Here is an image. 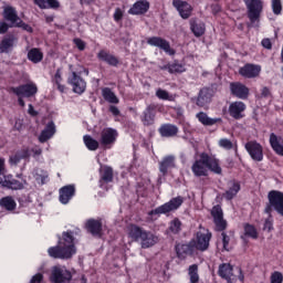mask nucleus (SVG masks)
I'll list each match as a JSON object with an SVG mask.
<instances>
[{"label": "nucleus", "instance_id": "f257e3e1", "mask_svg": "<svg viewBox=\"0 0 283 283\" xmlns=\"http://www.w3.org/2000/svg\"><path fill=\"white\" fill-rule=\"evenodd\" d=\"M191 171L195 178H207L209 171L217 176H222V167L220 166V159L216 156H211L208 153H201L199 158L196 159L191 166Z\"/></svg>", "mask_w": 283, "mask_h": 283}, {"label": "nucleus", "instance_id": "f03ea898", "mask_svg": "<svg viewBox=\"0 0 283 283\" xmlns=\"http://www.w3.org/2000/svg\"><path fill=\"white\" fill-rule=\"evenodd\" d=\"M48 254L53 260H70L76 254V245H74V233L66 231L59 238L57 245L48 249Z\"/></svg>", "mask_w": 283, "mask_h": 283}, {"label": "nucleus", "instance_id": "7ed1b4c3", "mask_svg": "<svg viewBox=\"0 0 283 283\" xmlns=\"http://www.w3.org/2000/svg\"><path fill=\"white\" fill-rule=\"evenodd\" d=\"M126 231L132 242H140L142 249H150L158 242V237L136 223H129Z\"/></svg>", "mask_w": 283, "mask_h": 283}, {"label": "nucleus", "instance_id": "20e7f679", "mask_svg": "<svg viewBox=\"0 0 283 283\" xmlns=\"http://www.w3.org/2000/svg\"><path fill=\"white\" fill-rule=\"evenodd\" d=\"M211 217L213 218L214 231L221 233L223 251H229V242H231V237L227 234V227L229 223L224 219V212L222 211V207L217 205L211 210Z\"/></svg>", "mask_w": 283, "mask_h": 283}, {"label": "nucleus", "instance_id": "39448f33", "mask_svg": "<svg viewBox=\"0 0 283 283\" xmlns=\"http://www.w3.org/2000/svg\"><path fill=\"white\" fill-rule=\"evenodd\" d=\"M38 93L39 87L34 82L9 87V94H14V96L18 97V105L20 107H25V101L23 98H32V96H36Z\"/></svg>", "mask_w": 283, "mask_h": 283}, {"label": "nucleus", "instance_id": "423d86ee", "mask_svg": "<svg viewBox=\"0 0 283 283\" xmlns=\"http://www.w3.org/2000/svg\"><path fill=\"white\" fill-rule=\"evenodd\" d=\"M268 203L264 208V213L272 218L273 211H276L283 218V192L280 190H271L268 193Z\"/></svg>", "mask_w": 283, "mask_h": 283}, {"label": "nucleus", "instance_id": "0eeeda50", "mask_svg": "<svg viewBox=\"0 0 283 283\" xmlns=\"http://www.w3.org/2000/svg\"><path fill=\"white\" fill-rule=\"evenodd\" d=\"M185 202V197L178 196L172 199H170L168 202L157 207L156 209H153L148 212V216H167V213H171V211H176L182 207V203Z\"/></svg>", "mask_w": 283, "mask_h": 283}, {"label": "nucleus", "instance_id": "6e6552de", "mask_svg": "<svg viewBox=\"0 0 283 283\" xmlns=\"http://www.w3.org/2000/svg\"><path fill=\"white\" fill-rule=\"evenodd\" d=\"M211 238H213V234L211 231L206 230V232L198 231L195 234V238L190 240L192 242V247L195 248V251H201L202 253L205 251H209V247L211 244Z\"/></svg>", "mask_w": 283, "mask_h": 283}, {"label": "nucleus", "instance_id": "1a4fd4ad", "mask_svg": "<svg viewBox=\"0 0 283 283\" xmlns=\"http://www.w3.org/2000/svg\"><path fill=\"white\" fill-rule=\"evenodd\" d=\"M245 8L248 10V19L255 23V21H260V17L264 11V1L262 0H243Z\"/></svg>", "mask_w": 283, "mask_h": 283}, {"label": "nucleus", "instance_id": "9d476101", "mask_svg": "<svg viewBox=\"0 0 283 283\" xmlns=\"http://www.w3.org/2000/svg\"><path fill=\"white\" fill-rule=\"evenodd\" d=\"M244 148L254 163H262L264 160V147L258 140L247 142Z\"/></svg>", "mask_w": 283, "mask_h": 283}, {"label": "nucleus", "instance_id": "9b49d317", "mask_svg": "<svg viewBox=\"0 0 283 283\" xmlns=\"http://www.w3.org/2000/svg\"><path fill=\"white\" fill-rule=\"evenodd\" d=\"M148 45H151V48H159V50H163L166 54L169 56L176 55V50L171 48V44L169 41L161 36H151L147 39Z\"/></svg>", "mask_w": 283, "mask_h": 283}, {"label": "nucleus", "instance_id": "f8f14e48", "mask_svg": "<svg viewBox=\"0 0 283 283\" xmlns=\"http://www.w3.org/2000/svg\"><path fill=\"white\" fill-rule=\"evenodd\" d=\"M50 281L52 283H70L72 282V272L55 265L51 271Z\"/></svg>", "mask_w": 283, "mask_h": 283}, {"label": "nucleus", "instance_id": "ddd939ff", "mask_svg": "<svg viewBox=\"0 0 283 283\" xmlns=\"http://www.w3.org/2000/svg\"><path fill=\"white\" fill-rule=\"evenodd\" d=\"M118 138V132L114 128H104L101 132L99 144L104 149H112V146L116 143Z\"/></svg>", "mask_w": 283, "mask_h": 283}, {"label": "nucleus", "instance_id": "4468645a", "mask_svg": "<svg viewBox=\"0 0 283 283\" xmlns=\"http://www.w3.org/2000/svg\"><path fill=\"white\" fill-rule=\"evenodd\" d=\"M67 83L73 87L74 94H83L87 87L85 80L74 71L67 77Z\"/></svg>", "mask_w": 283, "mask_h": 283}, {"label": "nucleus", "instance_id": "2eb2a0df", "mask_svg": "<svg viewBox=\"0 0 283 283\" xmlns=\"http://www.w3.org/2000/svg\"><path fill=\"white\" fill-rule=\"evenodd\" d=\"M175 252L178 258V260H187V258L193 255L196 253V248H193V244L191 241L188 243H176L175 245Z\"/></svg>", "mask_w": 283, "mask_h": 283}, {"label": "nucleus", "instance_id": "dca6fc26", "mask_svg": "<svg viewBox=\"0 0 283 283\" xmlns=\"http://www.w3.org/2000/svg\"><path fill=\"white\" fill-rule=\"evenodd\" d=\"M172 7L184 20L190 19L191 14H193V7L185 0H172Z\"/></svg>", "mask_w": 283, "mask_h": 283}, {"label": "nucleus", "instance_id": "f3484780", "mask_svg": "<svg viewBox=\"0 0 283 283\" xmlns=\"http://www.w3.org/2000/svg\"><path fill=\"white\" fill-rule=\"evenodd\" d=\"M230 94L235 98L241 101H247L249 98L250 90L242 82H231L230 83Z\"/></svg>", "mask_w": 283, "mask_h": 283}, {"label": "nucleus", "instance_id": "a211bd4d", "mask_svg": "<svg viewBox=\"0 0 283 283\" xmlns=\"http://www.w3.org/2000/svg\"><path fill=\"white\" fill-rule=\"evenodd\" d=\"M261 72L262 66L251 63H247L245 65L239 69V74L240 76H243V78H258Z\"/></svg>", "mask_w": 283, "mask_h": 283}, {"label": "nucleus", "instance_id": "6ab92c4d", "mask_svg": "<svg viewBox=\"0 0 283 283\" xmlns=\"http://www.w3.org/2000/svg\"><path fill=\"white\" fill-rule=\"evenodd\" d=\"M87 233H91L93 238H103V221L98 219H88L85 223Z\"/></svg>", "mask_w": 283, "mask_h": 283}, {"label": "nucleus", "instance_id": "aec40b11", "mask_svg": "<svg viewBox=\"0 0 283 283\" xmlns=\"http://www.w3.org/2000/svg\"><path fill=\"white\" fill-rule=\"evenodd\" d=\"M247 109V104L244 102H232L228 108V112L231 116V118H234V120H241V118L244 116V112Z\"/></svg>", "mask_w": 283, "mask_h": 283}, {"label": "nucleus", "instance_id": "412c9836", "mask_svg": "<svg viewBox=\"0 0 283 283\" xmlns=\"http://www.w3.org/2000/svg\"><path fill=\"white\" fill-rule=\"evenodd\" d=\"M149 1L147 0H137L128 10V14L133 17H142L143 14H147L149 12Z\"/></svg>", "mask_w": 283, "mask_h": 283}, {"label": "nucleus", "instance_id": "4be33fe9", "mask_svg": "<svg viewBox=\"0 0 283 283\" xmlns=\"http://www.w3.org/2000/svg\"><path fill=\"white\" fill-rule=\"evenodd\" d=\"M59 193L61 205H67L76 196V187L74 185L63 186L60 188Z\"/></svg>", "mask_w": 283, "mask_h": 283}, {"label": "nucleus", "instance_id": "5701e85b", "mask_svg": "<svg viewBox=\"0 0 283 283\" xmlns=\"http://www.w3.org/2000/svg\"><path fill=\"white\" fill-rule=\"evenodd\" d=\"M17 36L14 34H7L0 42V54H10L14 50Z\"/></svg>", "mask_w": 283, "mask_h": 283}, {"label": "nucleus", "instance_id": "b1692460", "mask_svg": "<svg viewBox=\"0 0 283 283\" xmlns=\"http://www.w3.org/2000/svg\"><path fill=\"white\" fill-rule=\"evenodd\" d=\"M218 275L228 283H233L235 279L233 277V265L231 263H222L219 265Z\"/></svg>", "mask_w": 283, "mask_h": 283}, {"label": "nucleus", "instance_id": "393cba45", "mask_svg": "<svg viewBox=\"0 0 283 283\" xmlns=\"http://www.w3.org/2000/svg\"><path fill=\"white\" fill-rule=\"evenodd\" d=\"M178 126L169 123L161 124L158 128V134L161 136V138H174L178 136Z\"/></svg>", "mask_w": 283, "mask_h": 283}, {"label": "nucleus", "instance_id": "a878e982", "mask_svg": "<svg viewBox=\"0 0 283 283\" xmlns=\"http://www.w3.org/2000/svg\"><path fill=\"white\" fill-rule=\"evenodd\" d=\"M211 98H213V90L209 87L201 88L197 98L198 107H206L211 103Z\"/></svg>", "mask_w": 283, "mask_h": 283}, {"label": "nucleus", "instance_id": "bb28decb", "mask_svg": "<svg viewBox=\"0 0 283 283\" xmlns=\"http://www.w3.org/2000/svg\"><path fill=\"white\" fill-rule=\"evenodd\" d=\"M3 19L4 21H9L10 28H15L19 21H21V18H19V14L17 13V9H14V7L4 8Z\"/></svg>", "mask_w": 283, "mask_h": 283}, {"label": "nucleus", "instance_id": "cd10ccee", "mask_svg": "<svg viewBox=\"0 0 283 283\" xmlns=\"http://www.w3.org/2000/svg\"><path fill=\"white\" fill-rule=\"evenodd\" d=\"M97 59L104 61V63H107V65H111L112 67H118V65H120V60L105 50H101L97 53Z\"/></svg>", "mask_w": 283, "mask_h": 283}, {"label": "nucleus", "instance_id": "c85d7f7f", "mask_svg": "<svg viewBox=\"0 0 283 283\" xmlns=\"http://www.w3.org/2000/svg\"><path fill=\"white\" fill-rule=\"evenodd\" d=\"M270 147H272L276 156H283V136H277L275 133H271Z\"/></svg>", "mask_w": 283, "mask_h": 283}, {"label": "nucleus", "instance_id": "c756f323", "mask_svg": "<svg viewBox=\"0 0 283 283\" xmlns=\"http://www.w3.org/2000/svg\"><path fill=\"white\" fill-rule=\"evenodd\" d=\"M109 182H114V169L109 166H104L99 170V185H109Z\"/></svg>", "mask_w": 283, "mask_h": 283}, {"label": "nucleus", "instance_id": "7c9ffc66", "mask_svg": "<svg viewBox=\"0 0 283 283\" xmlns=\"http://www.w3.org/2000/svg\"><path fill=\"white\" fill-rule=\"evenodd\" d=\"M190 30L197 39H200V36H203V34L207 32V25L200 20L191 19Z\"/></svg>", "mask_w": 283, "mask_h": 283}, {"label": "nucleus", "instance_id": "2f4dec72", "mask_svg": "<svg viewBox=\"0 0 283 283\" xmlns=\"http://www.w3.org/2000/svg\"><path fill=\"white\" fill-rule=\"evenodd\" d=\"M174 167H176V157L171 155L164 157L159 163V171L163 176H167L169 169H174Z\"/></svg>", "mask_w": 283, "mask_h": 283}, {"label": "nucleus", "instance_id": "473e14b6", "mask_svg": "<svg viewBox=\"0 0 283 283\" xmlns=\"http://www.w3.org/2000/svg\"><path fill=\"white\" fill-rule=\"evenodd\" d=\"M56 134V125H54V122H49L45 126V128L41 132L39 136L40 143H48L52 136Z\"/></svg>", "mask_w": 283, "mask_h": 283}, {"label": "nucleus", "instance_id": "72a5a7b5", "mask_svg": "<svg viewBox=\"0 0 283 283\" xmlns=\"http://www.w3.org/2000/svg\"><path fill=\"white\" fill-rule=\"evenodd\" d=\"M196 118H198L199 123H201V125H205V127H212V125H217V123H222V118H211L205 112L198 113L196 115Z\"/></svg>", "mask_w": 283, "mask_h": 283}, {"label": "nucleus", "instance_id": "f704fd0d", "mask_svg": "<svg viewBox=\"0 0 283 283\" xmlns=\"http://www.w3.org/2000/svg\"><path fill=\"white\" fill-rule=\"evenodd\" d=\"M102 96L106 103H111L112 105H118L120 103V99L118 96H116V93L112 91L109 87L102 88Z\"/></svg>", "mask_w": 283, "mask_h": 283}, {"label": "nucleus", "instance_id": "c9c22d12", "mask_svg": "<svg viewBox=\"0 0 283 283\" xmlns=\"http://www.w3.org/2000/svg\"><path fill=\"white\" fill-rule=\"evenodd\" d=\"M34 4L38 6L40 10H48V8L56 10V8H61V3L57 0H34Z\"/></svg>", "mask_w": 283, "mask_h": 283}, {"label": "nucleus", "instance_id": "e433bc0d", "mask_svg": "<svg viewBox=\"0 0 283 283\" xmlns=\"http://www.w3.org/2000/svg\"><path fill=\"white\" fill-rule=\"evenodd\" d=\"M0 207L6 211H14L17 209V201H14V198L7 196L0 199Z\"/></svg>", "mask_w": 283, "mask_h": 283}, {"label": "nucleus", "instance_id": "4c0bfd02", "mask_svg": "<svg viewBox=\"0 0 283 283\" xmlns=\"http://www.w3.org/2000/svg\"><path fill=\"white\" fill-rule=\"evenodd\" d=\"M240 182L233 181L232 186L223 193L226 200H233L240 193Z\"/></svg>", "mask_w": 283, "mask_h": 283}, {"label": "nucleus", "instance_id": "58836bf2", "mask_svg": "<svg viewBox=\"0 0 283 283\" xmlns=\"http://www.w3.org/2000/svg\"><path fill=\"white\" fill-rule=\"evenodd\" d=\"M83 140L88 151H96V149L101 147V143H98V140L94 139L90 135H84Z\"/></svg>", "mask_w": 283, "mask_h": 283}, {"label": "nucleus", "instance_id": "ea45409f", "mask_svg": "<svg viewBox=\"0 0 283 283\" xmlns=\"http://www.w3.org/2000/svg\"><path fill=\"white\" fill-rule=\"evenodd\" d=\"M28 59L31 63H41L43 61V52L38 48L31 49L28 52Z\"/></svg>", "mask_w": 283, "mask_h": 283}, {"label": "nucleus", "instance_id": "a19ab883", "mask_svg": "<svg viewBox=\"0 0 283 283\" xmlns=\"http://www.w3.org/2000/svg\"><path fill=\"white\" fill-rule=\"evenodd\" d=\"M168 231L172 233V235H178V233L182 231V221H180L178 218H175L172 221H170Z\"/></svg>", "mask_w": 283, "mask_h": 283}, {"label": "nucleus", "instance_id": "79ce46f5", "mask_svg": "<svg viewBox=\"0 0 283 283\" xmlns=\"http://www.w3.org/2000/svg\"><path fill=\"white\" fill-rule=\"evenodd\" d=\"M52 83L56 85L59 92L63 94L65 92V85L61 84L63 83V76H61V69H57L54 76L52 77Z\"/></svg>", "mask_w": 283, "mask_h": 283}, {"label": "nucleus", "instance_id": "37998d69", "mask_svg": "<svg viewBox=\"0 0 283 283\" xmlns=\"http://www.w3.org/2000/svg\"><path fill=\"white\" fill-rule=\"evenodd\" d=\"M188 275L190 277V283L200 282V275L198 274V264H192L189 266Z\"/></svg>", "mask_w": 283, "mask_h": 283}, {"label": "nucleus", "instance_id": "c03bdc74", "mask_svg": "<svg viewBox=\"0 0 283 283\" xmlns=\"http://www.w3.org/2000/svg\"><path fill=\"white\" fill-rule=\"evenodd\" d=\"M244 229V235L248 238H252V240H258V229L251 223H245L243 226Z\"/></svg>", "mask_w": 283, "mask_h": 283}, {"label": "nucleus", "instance_id": "a18cd8bd", "mask_svg": "<svg viewBox=\"0 0 283 283\" xmlns=\"http://www.w3.org/2000/svg\"><path fill=\"white\" fill-rule=\"evenodd\" d=\"M32 154L30 153V148H22L17 155L13 157L14 163H19V160H28Z\"/></svg>", "mask_w": 283, "mask_h": 283}, {"label": "nucleus", "instance_id": "49530a36", "mask_svg": "<svg viewBox=\"0 0 283 283\" xmlns=\"http://www.w3.org/2000/svg\"><path fill=\"white\" fill-rule=\"evenodd\" d=\"M155 96L159 98V101H174V95L169 94V92L163 90V88H157Z\"/></svg>", "mask_w": 283, "mask_h": 283}, {"label": "nucleus", "instance_id": "de8ad7c7", "mask_svg": "<svg viewBox=\"0 0 283 283\" xmlns=\"http://www.w3.org/2000/svg\"><path fill=\"white\" fill-rule=\"evenodd\" d=\"M182 72H187V69L184 64H180L178 60H175L174 63L170 64V74H182Z\"/></svg>", "mask_w": 283, "mask_h": 283}, {"label": "nucleus", "instance_id": "09e8293b", "mask_svg": "<svg viewBox=\"0 0 283 283\" xmlns=\"http://www.w3.org/2000/svg\"><path fill=\"white\" fill-rule=\"evenodd\" d=\"M4 187H7V189H13L17 191L19 189H23V182L17 179L4 180Z\"/></svg>", "mask_w": 283, "mask_h": 283}, {"label": "nucleus", "instance_id": "8fccbe9b", "mask_svg": "<svg viewBox=\"0 0 283 283\" xmlns=\"http://www.w3.org/2000/svg\"><path fill=\"white\" fill-rule=\"evenodd\" d=\"M142 120L146 127H149L150 125H154V120H156V117L151 113L145 109L143 112Z\"/></svg>", "mask_w": 283, "mask_h": 283}, {"label": "nucleus", "instance_id": "3c124183", "mask_svg": "<svg viewBox=\"0 0 283 283\" xmlns=\"http://www.w3.org/2000/svg\"><path fill=\"white\" fill-rule=\"evenodd\" d=\"M165 109V106L159 103H151L146 107V111H148L149 114H153L156 117L157 112H163Z\"/></svg>", "mask_w": 283, "mask_h": 283}, {"label": "nucleus", "instance_id": "603ef678", "mask_svg": "<svg viewBox=\"0 0 283 283\" xmlns=\"http://www.w3.org/2000/svg\"><path fill=\"white\" fill-rule=\"evenodd\" d=\"M165 109V106L159 103H151L146 107V111H148L149 114H153L156 117L157 112H163Z\"/></svg>", "mask_w": 283, "mask_h": 283}, {"label": "nucleus", "instance_id": "864d4df0", "mask_svg": "<svg viewBox=\"0 0 283 283\" xmlns=\"http://www.w3.org/2000/svg\"><path fill=\"white\" fill-rule=\"evenodd\" d=\"M272 12L273 14H282V0H272Z\"/></svg>", "mask_w": 283, "mask_h": 283}, {"label": "nucleus", "instance_id": "5fc2aeb1", "mask_svg": "<svg viewBox=\"0 0 283 283\" xmlns=\"http://www.w3.org/2000/svg\"><path fill=\"white\" fill-rule=\"evenodd\" d=\"M271 283H282L283 282V274L280 271H275L270 276Z\"/></svg>", "mask_w": 283, "mask_h": 283}, {"label": "nucleus", "instance_id": "6e6d98bb", "mask_svg": "<svg viewBox=\"0 0 283 283\" xmlns=\"http://www.w3.org/2000/svg\"><path fill=\"white\" fill-rule=\"evenodd\" d=\"M219 146L222 147V149H233V143L231 139L221 138L219 140Z\"/></svg>", "mask_w": 283, "mask_h": 283}, {"label": "nucleus", "instance_id": "4d7b16f0", "mask_svg": "<svg viewBox=\"0 0 283 283\" xmlns=\"http://www.w3.org/2000/svg\"><path fill=\"white\" fill-rule=\"evenodd\" d=\"M73 43L77 48V50H80V52H83L87 45L85 41L81 40L80 38L73 39Z\"/></svg>", "mask_w": 283, "mask_h": 283}, {"label": "nucleus", "instance_id": "13d9d810", "mask_svg": "<svg viewBox=\"0 0 283 283\" xmlns=\"http://www.w3.org/2000/svg\"><path fill=\"white\" fill-rule=\"evenodd\" d=\"M124 12L122 8H116L115 12L113 14V19L116 23H119V21H123Z\"/></svg>", "mask_w": 283, "mask_h": 283}, {"label": "nucleus", "instance_id": "bf43d9fd", "mask_svg": "<svg viewBox=\"0 0 283 283\" xmlns=\"http://www.w3.org/2000/svg\"><path fill=\"white\" fill-rule=\"evenodd\" d=\"M15 28H22L27 32H34V30L30 27V24L23 22V20L20 19V21L15 24Z\"/></svg>", "mask_w": 283, "mask_h": 283}, {"label": "nucleus", "instance_id": "052dcab7", "mask_svg": "<svg viewBox=\"0 0 283 283\" xmlns=\"http://www.w3.org/2000/svg\"><path fill=\"white\" fill-rule=\"evenodd\" d=\"M261 45L265 49V50H273V43L271 42V39L269 38H264L261 41Z\"/></svg>", "mask_w": 283, "mask_h": 283}, {"label": "nucleus", "instance_id": "680f3d73", "mask_svg": "<svg viewBox=\"0 0 283 283\" xmlns=\"http://www.w3.org/2000/svg\"><path fill=\"white\" fill-rule=\"evenodd\" d=\"M261 96L262 98H272L273 94L271 93V90L265 86L261 90Z\"/></svg>", "mask_w": 283, "mask_h": 283}, {"label": "nucleus", "instance_id": "e2e57ef3", "mask_svg": "<svg viewBox=\"0 0 283 283\" xmlns=\"http://www.w3.org/2000/svg\"><path fill=\"white\" fill-rule=\"evenodd\" d=\"M30 283H43V274L36 273L32 276Z\"/></svg>", "mask_w": 283, "mask_h": 283}, {"label": "nucleus", "instance_id": "0e129e2a", "mask_svg": "<svg viewBox=\"0 0 283 283\" xmlns=\"http://www.w3.org/2000/svg\"><path fill=\"white\" fill-rule=\"evenodd\" d=\"M10 24L6 23V22H0V34H6L8 32V30H10Z\"/></svg>", "mask_w": 283, "mask_h": 283}, {"label": "nucleus", "instance_id": "69168bd1", "mask_svg": "<svg viewBox=\"0 0 283 283\" xmlns=\"http://www.w3.org/2000/svg\"><path fill=\"white\" fill-rule=\"evenodd\" d=\"M108 112L113 114V116H118L120 114V109H118L115 105H111L108 107Z\"/></svg>", "mask_w": 283, "mask_h": 283}, {"label": "nucleus", "instance_id": "338daca9", "mask_svg": "<svg viewBox=\"0 0 283 283\" xmlns=\"http://www.w3.org/2000/svg\"><path fill=\"white\" fill-rule=\"evenodd\" d=\"M13 129H15V132H21V129H23V122H21V119L15 120Z\"/></svg>", "mask_w": 283, "mask_h": 283}, {"label": "nucleus", "instance_id": "774afa93", "mask_svg": "<svg viewBox=\"0 0 283 283\" xmlns=\"http://www.w3.org/2000/svg\"><path fill=\"white\" fill-rule=\"evenodd\" d=\"M29 114L30 116H39V112L34 109V106L32 104H29Z\"/></svg>", "mask_w": 283, "mask_h": 283}]
</instances>
